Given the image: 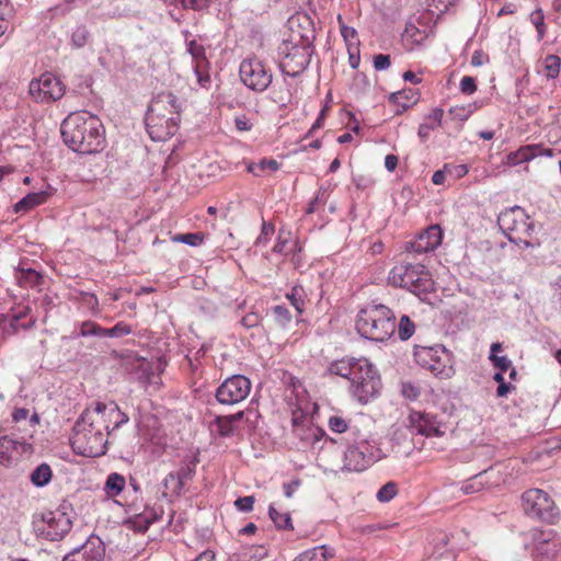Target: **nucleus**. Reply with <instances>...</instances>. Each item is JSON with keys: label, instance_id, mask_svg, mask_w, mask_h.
<instances>
[{"label": "nucleus", "instance_id": "obj_7", "mask_svg": "<svg viewBox=\"0 0 561 561\" xmlns=\"http://www.w3.org/2000/svg\"><path fill=\"white\" fill-rule=\"evenodd\" d=\"M414 359L423 368L442 379L450 378L454 374L450 353L440 344L434 346L414 347Z\"/></svg>", "mask_w": 561, "mask_h": 561}, {"label": "nucleus", "instance_id": "obj_6", "mask_svg": "<svg viewBox=\"0 0 561 561\" xmlns=\"http://www.w3.org/2000/svg\"><path fill=\"white\" fill-rule=\"evenodd\" d=\"M497 224L511 242L524 248L530 247L527 238L533 234L535 226L522 207L514 206L503 210L499 215Z\"/></svg>", "mask_w": 561, "mask_h": 561}, {"label": "nucleus", "instance_id": "obj_10", "mask_svg": "<svg viewBox=\"0 0 561 561\" xmlns=\"http://www.w3.org/2000/svg\"><path fill=\"white\" fill-rule=\"evenodd\" d=\"M239 77L248 89L256 93L266 91L273 81L271 68L256 56L248 57L240 62Z\"/></svg>", "mask_w": 561, "mask_h": 561}, {"label": "nucleus", "instance_id": "obj_53", "mask_svg": "<svg viewBox=\"0 0 561 561\" xmlns=\"http://www.w3.org/2000/svg\"><path fill=\"white\" fill-rule=\"evenodd\" d=\"M347 51H348V62H350L351 68L357 69L359 66V62H360L358 43H354L353 46L351 44H348Z\"/></svg>", "mask_w": 561, "mask_h": 561}, {"label": "nucleus", "instance_id": "obj_50", "mask_svg": "<svg viewBox=\"0 0 561 561\" xmlns=\"http://www.w3.org/2000/svg\"><path fill=\"white\" fill-rule=\"evenodd\" d=\"M339 22L341 24V27H340L341 35L343 36L344 41L346 42V45L348 46V44H351L353 46L354 43L359 44L356 30L354 27L347 26L344 23H342L341 16H339Z\"/></svg>", "mask_w": 561, "mask_h": 561}, {"label": "nucleus", "instance_id": "obj_5", "mask_svg": "<svg viewBox=\"0 0 561 561\" xmlns=\"http://www.w3.org/2000/svg\"><path fill=\"white\" fill-rule=\"evenodd\" d=\"M389 282L393 286L407 288L417 297L426 295L434 289V282L430 272L422 264L400 262L389 273Z\"/></svg>", "mask_w": 561, "mask_h": 561}, {"label": "nucleus", "instance_id": "obj_43", "mask_svg": "<svg viewBox=\"0 0 561 561\" xmlns=\"http://www.w3.org/2000/svg\"><path fill=\"white\" fill-rule=\"evenodd\" d=\"M215 424L217 426L218 434L224 437H228L233 435L234 433V424L228 415L217 416L215 419Z\"/></svg>", "mask_w": 561, "mask_h": 561}, {"label": "nucleus", "instance_id": "obj_46", "mask_svg": "<svg viewBox=\"0 0 561 561\" xmlns=\"http://www.w3.org/2000/svg\"><path fill=\"white\" fill-rule=\"evenodd\" d=\"M129 333H131V328L124 322H118L111 329L104 328V337H122Z\"/></svg>", "mask_w": 561, "mask_h": 561}, {"label": "nucleus", "instance_id": "obj_41", "mask_svg": "<svg viewBox=\"0 0 561 561\" xmlns=\"http://www.w3.org/2000/svg\"><path fill=\"white\" fill-rule=\"evenodd\" d=\"M415 330L414 323L411 321V319L408 316H402L400 319V322L398 324V335L401 341L409 340Z\"/></svg>", "mask_w": 561, "mask_h": 561}, {"label": "nucleus", "instance_id": "obj_32", "mask_svg": "<svg viewBox=\"0 0 561 561\" xmlns=\"http://www.w3.org/2000/svg\"><path fill=\"white\" fill-rule=\"evenodd\" d=\"M305 290L301 286H294L289 293L286 294V298L290 301L295 308L297 314H301L305 308Z\"/></svg>", "mask_w": 561, "mask_h": 561}, {"label": "nucleus", "instance_id": "obj_48", "mask_svg": "<svg viewBox=\"0 0 561 561\" xmlns=\"http://www.w3.org/2000/svg\"><path fill=\"white\" fill-rule=\"evenodd\" d=\"M293 427H294V433L296 436H298L301 440L304 442H309L310 440V436H307V435H304L300 433V428L304 427L305 425V422H309L306 416L300 412L299 414L298 413H294L293 415Z\"/></svg>", "mask_w": 561, "mask_h": 561}, {"label": "nucleus", "instance_id": "obj_19", "mask_svg": "<svg viewBox=\"0 0 561 561\" xmlns=\"http://www.w3.org/2000/svg\"><path fill=\"white\" fill-rule=\"evenodd\" d=\"M442 239L443 232L439 226L433 225L422 231L416 239L411 241L407 249L417 254L427 253L434 251L442 243Z\"/></svg>", "mask_w": 561, "mask_h": 561}, {"label": "nucleus", "instance_id": "obj_62", "mask_svg": "<svg viewBox=\"0 0 561 561\" xmlns=\"http://www.w3.org/2000/svg\"><path fill=\"white\" fill-rule=\"evenodd\" d=\"M234 126L240 131H248L252 128V124L245 115H240L234 118Z\"/></svg>", "mask_w": 561, "mask_h": 561}, {"label": "nucleus", "instance_id": "obj_27", "mask_svg": "<svg viewBox=\"0 0 561 561\" xmlns=\"http://www.w3.org/2000/svg\"><path fill=\"white\" fill-rule=\"evenodd\" d=\"M139 368H140L139 379L142 382L150 385V386L151 385L157 386V387L160 385V381H161L160 376H159V374L154 373L156 369L159 371L162 370L160 362L152 364V363L142 360L139 365Z\"/></svg>", "mask_w": 561, "mask_h": 561}, {"label": "nucleus", "instance_id": "obj_58", "mask_svg": "<svg viewBox=\"0 0 561 561\" xmlns=\"http://www.w3.org/2000/svg\"><path fill=\"white\" fill-rule=\"evenodd\" d=\"M390 65L391 61L389 55L378 54L374 57V67L378 71L387 70Z\"/></svg>", "mask_w": 561, "mask_h": 561}, {"label": "nucleus", "instance_id": "obj_55", "mask_svg": "<svg viewBox=\"0 0 561 561\" xmlns=\"http://www.w3.org/2000/svg\"><path fill=\"white\" fill-rule=\"evenodd\" d=\"M253 504H254V496H252V495L239 497V499H237L234 501V506L240 512H250V511H252L253 510Z\"/></svg>", "mask_w": 561, "mask_h": 561}, {"label": "nucleus", "instance_id": "obj_22", "mask_svg": "<svg viewBox=\"0 0 561 561\" xmlns=\"http://www.w3.org/2000/svg\"><path fill=\"white\" fill-rule=\"evenodd\" d=\"M196 460L183 465L176 472H170L164 479V486L171 488L174 492H180L184 484L191 480L195 473Z\"/></svg>", "mask_w": 561, "mask_h": 561}, {"label": "nucleus", "instance_id": "obj_37", "mask_svg": "<svg viewBox=\"0 0 561 561\" xmlns=\"http://www.w3.org/2000/svg\"><path fill=\"white\" fill-rule=\"evenodd\" d=\"M79 335L96 336V337L103 339L104 337V328H102L100 324H98L94 321L87 320L81 323Z\"/></svg>", "mask_w": 561, "mask_h": 561}, {"label": "nucleus", "instance_id": "obj_56", "mask_svg": "<svg viewBox=\"0 0 561 561\" xmlns=\"http://www.w3.org/2000/svg\"><path fill=\"white\" fill-rule=\"evenodd\" d=\"M274 231L275 228L272 224L263 221L261 233L256 239V244H265L268 240V237L272 236Z\"/></svg>", "mask_w": 561, "mask_h": 561}, {"label": "nucleus", "instance_id": "obj_14", "mask_svg": "<svg viewBox=\"0 0 561 561\" xmlns=\"http://www.w3.org/2000/svg\"><path fill=\"white\" fill-rule=\"evenodd\" d=\"M72 522L65 513H48L43 517L42 526L37 527L38 534L50 541L61 540L71 529Z\"/></svg>", "mask_w": 561, "mask_h": 561}, {"label": "nucleus", "instance_id": "obj_39", "mask_svg": "<svg viewBox=\"0 0 561 561\" xmlns=\"http://www.w3.org/2000/svg\"><path fill=\"white\" fill-rule=\"evenodd\" d=\"M267 168L272 171H276L279 168V163L273 159H271V160L263 159L259 163L250 164L248 167V171L250 173L254 174L255 176H261Z\"/></svg>", "mask_w": 561, "mask_h": 561}, {"label": "nucleus", "instance_id": "obj_16", "mask_svg": "<svg viewBox=\"0 0 561 561\" xmlns=\"http://www.w3.org/2000/svg\"><path fill=\"white\" fill-rule=\"evenodd\" d=\"M186 50L192 57L193 69L197 83L204 89H208L211 83L209 75V61L206 58L205 47L196 39L188 41Z\"/></svg>", "mask_w": 561, "mask_h": 561}, {"label": "nucleus", "instance_id": "obj_64", "mask_svg": "<svg viewBox=\"0 0 561 561\" xmlns=\"http://www.w3.org/2000/svg\"><path fill=\"white\" fill-rule=\"evenodd\" d=\"M301 482L299 479L293 480L288 483L284 484V494L286 497L290 499L297 489L300 486Z\"/></svg>", "mask_w": 561, "mask_h": 561}, {"label": "nucleus", "instance_id": "obj_38", "mask_svg": "<svg viewBox=\"0 0 561 561\" xmlns=\"http://www.w3.org/2000/svg\"><path fill=\"white\" fill-rule=\"evenodd\" d=\"M398 494V485L393 481L387 482L382 485L376 494V497L381 503H388Z\"/></svg>", "mask_w": 561, "mask_h": 561}, {"label": "nucleus", "instance_id": "obj_3", "mask_svg": "<svg viewBox=\"0 0 561 561\" xmlns=\"http://www.w3.org/2000/svg\"><path fill=\"white\" fill-rule=\"evenodd\" d=\"M328 374L347 379L350 390L358 402H369L380 389V377L375 366L365 357H344L330 363Z\"/></svg>", "mask_w": 561, "mask_h": 561}, {"label": "nucleus", "instance_id": "obj_47", "mask_svg": "<svg viewBox=\"0 0 561 561\" xmlns=\"http://www.w3.org/2000/svg\"><path fill=\"white\" fill-rule=\"evenodd\" d=\"M41 275L32 268H21L20 284L25 286H35L39 283Z\"/></svg>", "mask_w": 561, "mask_h": 561}, {"label": "nucleus", "instance_id": "obj_8", "mask_svg": "<svg viewBox=\"0 0 561 561\" xmlns=\"http://www.w3.org/2000/svg\"><path fill=\"white\" fill-rule=\"evenodd\" d=\"M282 58L279 59V69L284 76L297 77L302 73L310 64L313 49L306 37V43L298 45L284 43L279 47Z\"/></svg>", "mask_w": 561, "mask_h": 561}, {"label": "nucleus", "instance_id": "obj_23", "mask_svg": "<svg viewBox=\"0 0 561 561\" xmlns=\"http://www.w3.org/2000/svg\"><path fill=\"white\" fill-rule=\"evenodd\" d=\"M163 515V508L161 506L146 507L144 512L134 515L130 518L135 530L145 533L150 525L161 519Z\"/></svg>", "mask_w": 561, "mask_h": 561}, {"label": "nucleus", "instance_id": "obj_18", "mask_svg": "<svg viewBox=\"0 0 561 561\" xmlns=\"http://www.w3.org/2000/svg\"><path fill=\"white\" fill-rule=\"evenodd\" d=\"M409 426L416 433L424 436H442L444 434L440 431L439 422L436 415L421 412L411 411L409 414Z\"/></svg>", "mask_w": 561, "mask_h": 561}, {"label": "nucleus", "instance_id": "obj_35", "mask_svg": "<svg viewBox=\"0 0 561 561\" xmlns=\"http://www.w3.org/2000/svg\"><path fill=\"white\" fill-rule=\"evenodd\" d=\"M242 551L245 561H262L267 557V549L264 546H244Z\"/></svg>", "mask_w": 561, "mask_h": 561}, {"label": "nucleus", "instance_id": "obj_33", "mask_svg": "<svg viewBox=\"0 0 561 561\" xmlns=\"http://www.w3.org/2000/svg\"><path fill=\"white\" fill-rule=\"evenodd\" d=\"M204 238L205 236L202 232L178 233L172 237V241L191 247H198L204 242Z\"/></svg>", "mask_w": 561, "mask_h": 561}, {"label": "nucleus", "instance_id": "obj_26", "mask_svg": "<svg viewBox=\"0 0 561 561\" xmlns=\"http://www.w3.org/2000/svg\"><path fill=\"white\" fill-rule=\"evenodd\" d=\"M538 149L530 146H525L519 148L516 151L510 152L505 157L504 164L514 167L517 164H520L523 162H527L533 160L534 158L538 157Z\"/></svg>", "mask_w": 561, "mask_h": 561}, {"label": "nucleus", "instance_id": "obj_61", "mask_svg": "<svg viewBox=\"0 0 561 561\" xmlns=\"http://www.w3.org/2000/svg\"><path fill=\"white\" fill-rule=\"evenodd\" d=\"M401 392L409 400H415L420 394V390L411 383H403Z\"/></svg>", "mask_w": 561, "mask_h": 561}, {"label": "nucleus", "instance_id": "obj_25", "mask_svg": "<svg viewBox=\"0 0 561 561\" xmlns=\"http://www.w3.org/2000/svg\"><path fill=\"white\" fill-rule=\"evenodd\" d=\"M334 557V548L321 545L301 552L293 561H327Z\"/></svg>", "mask_w": 561, "mask_h": 561}, {"label": "nucleus", "instance_id": "obj_12", "mask_svg": "<svg viewBox=\"0 0 561 561\" xmlns=\"http://www.w3.org/2000/svg\"><path fill=\"white\" fill-rule=\"evenodd\" d=\"M66 91L65 84L51 72H44L38 79H33L28 93L37 103H53L60 100Z\"/></svg>", "mask_w": 561, "mask_h": 561}, {"label": "nucleus", "instance_id": "obj_21", "mask_svg": "<svg viewBox=\"0 0 561 561\" xmlns=\"http://www.w3.org/2000/svg\"><path fill=\"white\" fill-rule=\"evenodd\" d=\"M32 445L26 442L10 438L8 436L0 437V465L10 466L13 460V454L31 453Z\"/></svg>", "mask_w": 561, "mask_h": 561}, {"label": "nucleus", "instance_id": "obj_59", "mask_svg": "<svg viewBox=\"0 0 561 561\" xmlns=\"http://www.w3.org/2000/svg\"><path fill=\"white\" fill-rule=\"evenodd\" d=\"M240 323L247 329L255 328L260 323V316L255 312H249L242 317Z\"/></svg>", "mask_w": 561, "mask_h": 561}, {"label": "nucleus", "instance_id": "obj_29", "mask_svg": "<svg viewBox=\"0 0 561 561\" xmlns=\"http://www.w3.org/2000/svg\"><path fill=\"white\" fill-rule=\"evenodd\" d=\"M53 477V471L49 467V465L43 462L39 466H37L31 473L30 480L33 485L37 488H43L47 485Z\"/></svg>", "mask_w": 561, "mask_h": 561}, {"label": "nucleus", "instance_id": "obj_60", "mask_svg": "<svg viewBox=\"0 0 561 561\" xmlns=\"http://www.w3.org/2000/svg\"><path fill=\"white\" fill-rule=\"evenodd\" d=\"M446 173L451 174V168H449V165H445L443 170H437L436 172H434L432 176V182L435 185L444 184L446 180Z\"/></svg>", "mask_w": 561, "mask_h": 561}, {"label": "nucleus", "instance_id": "obj_15", "mask_svg": "<svg viewBox=\"0 0 561 561\" xmlns=\"http://www.w3.org/2000/svg\"><path fill=\"white\" fill-rule=\"evenodd\" d=\"M146 127L153 141H164L178 130V116L147 113Z\"/></svg>", "mask_w": 561, "mask_h": 561}, {"label": "nucleus", "instance_id": "obj_45", "mask_svg": "<svg viewBox=\"0 0 561 561\" xmlns=\"http://www.w3.org/2000/svg\"><path fill=\"white\" fill-rule=\"evenodd\" d=\"M561 60L557 55H548L545 58V69L548 78H556L560 72Z\"/></svg>", "mask_w": 561, "mask_h": 561}, {"label": "nucleus", "instance_id": "obj_20", "mask_svg": "<svg viewBox=\"0 0 561 561\" xmlns=\"http://www.w3.org/2000/svg\"><path fill=\"white\" fill-rule=\"evenodd\" d=\"M179 111L178 98L172 92H160L152 99L147 113L175 116L179 114Z\"/></svg>", "mask_w": 561, "mask_h": 561}, {"label": "nucleus", "instance_id": "obj_63", "mask_svg": "<svg viewBox=\"0 0 561 561\" xmlns=\"http://www.w3.org/2000/svg\"><path fill=\"white\" fill-rule=\"evenodd\" d=\"M436 128V125L430 123H423L419 126L417 135L422 140L430 137L431 131Z\"/></svg>", "mask_w": 561, "mask_h": 561}, {"label": "nucleus", "instance_id": "obj_52", "mask_svg": "<svg viewBox=\"0 0 561 561\" xmlns=\"http://www.w3.org/2000/svg\"><path fill=\"white\" fill-rule=\"evenodd\" d=\"M489 359L493 363L494 367L499 369V371H507L512 362L507 356H499L496 354H490Z\"/></svg>", "mask_w": 561, "mask_h": 561}, {"label": "nucleus", "instance_id": "obj_57", "mask_svg": "<svg viewBox=\"0 0 561 561\" xmlns=\"http://www.w3.org/2000/svg\"><path fill=\"white\" fill-rule=\"evenodd\" d=\"M403 98L407 99L408 101H410L411 103H415L417 100L414 92H412L411 90H409V91L403 90L401 92L392 93L390 95V101L399 104L400 100Z\"/></svg>", "mask_w": 561, "mask_h": 561}, {"label": "nucleus", "instance_id": "obj_13", "mask_svg": "<svg viewBox=\"0 0 561 561\" xmlns=\"http://www.w3.org/2000/svg\"><path fill=\"white\" fill-rule=\"evenodd\" d=\"M251 381L243 375H234L227 378L216 390V399L219 403L233 405L243 401L251 391Z\"/></svg>", "mask_w": 561, "mask_h": 561}, {"label": "nucleus", "instance_id": "obj_54", "mask_svg": "<svg viewBox=\"0 0 561 561\" xmlns=\"http://www.w3.org/2000/svg\"><path fill=\"white\" fill-rule=\"evenodd\" d=\"M460 91L467 95L473 94L477 91L474 78L465 76L460 81Z\"/></svg>", "mask_w": 561, "mask_h": 561}, {"label": "nucleus", "instance_id": "obj_34", "mask_svg": "<svg viewBox=\"0 0 561 561\" xmlns=\"http://www.w3.org/2000/svg\"><path fill=\"white\" fill-rule=\"evenodd\" d=\"M486 473V471H482L476 476H473L471 479L466 481L463 485L461 486V491L463 494H473L476 492L481 491L484 488V480L483 476Z\"/></svg>", "mask_w": 561, "mask_h": 561}, {"label": "nucleus", "instance_id": "obj_11", "mask_svg": "<svg viewBox=\"0 0 561 561\" xmlns=\"http://www.w3.org/2000/svg\"><path fill=\"white\" fill-rule=\"evenodd\" d=\"M523 508L529 517L553 524L559 510L550 495L540 489H529L522 495Z\"/></svg>", "mask_w": 561, "mask_h": 561}, {"label": "nucleus", "instance_id": "obj_42", "mask_svg": "<svg viewBox=\"0 0 561 561\" xmlns=\"http://www.w3.org/2000/svg\"><path fill=\"white\" fill-rule=\"evenodd\" d=\"M529 19L537 30L538 41H541L545 37L547 30L542 10L540 8L536 9L530 13Z\"/></svg>", "mask_w": 561, "mask_h": 561}, {"label": "nucleus", "instance_id": "obj_40", "mask_svg": "<svg viewBox=\"0 0 561 561\" xmlns=\"http://www.w3.org/2000/svg\"><path fill=\"white\" fill-rule=\"evenodd\" d=\"M474 107L472 104L467 105H456L451 106L448 111L449 115L453 119L465 122L467 121L471 114L473 113Z\"/></svg>", "mask_w": 561, "mask_h": 561}, {"label": "nucleus", "instance_id": "obj_44", "mask_svg": "<svg viewBox=\"0 0 561 561\" xmlns=\"http://www.w3.org/2000/svg\"><path fill=\"white\" fill-rule=\"evenodd\" d=\"M329 428L334 433H345L351 428V422L340 415H332L328 421Z\"/></svg>", "mask_w": 561, "mask_h": 561}, {"label": "nucleus", "instance_id": "obj_49", "mask_svg": "<svg viewBox=\"0 0 561 561\" xmlns=\"http://www.w3.org/2000/svg\"><path fill=\"white\" fill-rule=\"evenodd\" d=\"M89 38V32L84 26H79L71 35V44L76 48L83 47Z\"/></svg>", "mask_w": 561, "mask_h": 561}, {"label": "nucleus", "instance_id": "obj_28", "mask_svg": "<svg viewBox=\"0 0 561 561\" xmlns=\"http://www.w3.org/2000/svg\"><path fill=\"white\" fill-rule=\"evenodd\" d=\"M47 197H48V194L44 191L36 192V193H30L14 205V207H13L14 211L16 214L21 213V211H27L38 205L44 204L46 202Z\"/></svg>", "mask_w": 561, "mask_h": 561}, {"label": "nucleus", "instance_id": "obj_17", "mask_svg": "<svg viewBox=\"0 0 561 561\" xmlns=\"http://www.w3.org/2000/svg\"><path fill=\"white\" fill-rule=\"evenodd\" d=\"M105 545L98 536H90L84 543L67 553L62 561H104Z\"/></svg>", "mask_w": 561, "mask_h": 561}, {"label": "nucleus", "instance_id": "obj_30", "mask_svg": "<svg viewBox=\"0 0 561 561\" xmlns=\"http://www.w3.org/2000/svg\"><path fill=\"white\" fill-rule=\"evenodd\" d=\"M125 484V478L114 472L107 477L104 489L110 496H116L124 490Z\"/></svg>", "mask_w": 561, "mask_h": 561}, {"label": "nucleus", "instance_id": "obj_31", "mask_svg": "<svg viewBox=\"0 0 561 561\" xmlns=\"http://www.w3.org/2000/svg\"><path fill=\"white\" fill-rule=\"evenodd\" d=\"M268 515L276 528L290 530L294 528L289 513H280L273 505H270Z\"/></svg>", "mask_w": 561, "mask_h": 561}, {"label": "nucleus", "instance_id": "obj_2", "mask_svg": "<svg viewBox=\"0 0 561 561\" xmlns=\"http://www.w3.org/2000/svg\"><path fill=\"white\" fill-rule=\"evenodd\" d=\"M64 142L73 151L91 154L105 145V130L101 119L88 112L69 114L61 123Z\"/></svg>", "mask_w": 561, "mask_h": 561}, {"label": "nucleus", "instance_id": "obj_1", "mask_svg": "<svg viewBox=\"0 0 561 561\" xmlns=\"http://www.w3.org/2000/svg\"><path fill=\"white\" fill-rule=\"evenodd\" d=\"M101 404L87 408L76 421L70 444L73 451L83 457H99L105 454L107 436L111 434L107 420L100 414Z\"/></svg>", "mask_w": 561, "mask_h": 561}, {"label": "nucleus", "instance_id": "obj_24", "mask_svg": "<svg viewBox=\"0 0 561 561\" xmlns=\"http://www.w3.org/2000/svg\"><path fill=\"white\" fill-rule=\"evenodd\" d=\"M95 404H101L104 407V409H100V414L104 420H107L108 425L110 423H113L112 431L121 427L123 424L128 423V415L124 413L115 402H111L110 404L96 402Z\"/></svg>", "mask_w": 561, "mask_h": 561}, {"label": "nucleus", "instance_id": "obj_51", "mask_svg": "<svg viewBox=\"0 0 561 561\" xmlns=\"http://www.w3.org/2000/svg\"><path fill=\"white\" fill-rule=\"evenodd\" d=\"M300 433L310 436V440L308 443H314L324 435V431L318 426H314L311 422H308L307 427H301Z\"/></svg>", "mask_w": 561, "mask_h": 561}, {"label": "nucleus", "instance_id": "obj_4", "mask_svg": "<svg viewBox=\"0 0 561 561\" xmlns=\"http://www.w3.org/2000/svg\"><path fill=\"white\" fill-rule=\"evenodd\" d=\"M356 330L365 339L387 341L396 331V316L385 305L367 306L357 314Z\"/></svg>", "mask_w": 561, "mask_h": 561}, {"label": "nucleus", "instance_id": "obj_9", "mask_svg": "<svg viewBox=\"0 0 561 561\" xmlns=\"http://www.w3.org/2000/svg\"><path fill=\"white\" fill-rule=\"evenodd\" d=\"M385 457L375 440L362 439L351 445L344 453L343 469L364 471Z\"/></svg>", "mask_w": 561, "mask_h": 561}, {"label": "nucleus", "instance_id": "obj_36", "mask_svg": "<svg viewBox=\"0 0 561 561\" xmlns=\"http://www.w3.org/2000/svg\"><path fill=\"white\" fill-rule=\"evenodd\" d=\"M272 313L274 316L275 322L282 328H286L291 322V312L286 306H274L272 308Z\"/></svg>", "mask_w": 561, "mask_h": 561}]
</instances>
